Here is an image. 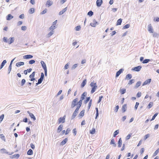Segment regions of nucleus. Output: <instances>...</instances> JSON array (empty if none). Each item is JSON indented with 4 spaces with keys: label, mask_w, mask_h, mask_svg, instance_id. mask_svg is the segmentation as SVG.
<instances>
[{
    "label": "nucleus",
    "mask_w": 159,
    "mask_h": 159,
    "mask_svg": "<svg viewBox=\"0 0 159 159\" xmlns=\"http://www.w3.org/2000/svg\"><path fill=\"white\" fill-rule=\"evenodd\" d=\"M78 101V98H76L72 102L71 106V107L72 108L75 107L77 104V102Z\"/></svg>",
    "instance_id": "1"
},
{
    "label": "nucleus",
    "mask_w": 159,
    "mask_h": 159,
    "mask_svg": "<svg viewBox=\"0 0 159 159\" xmlns=\"http://www.w3.org/2000/svg\"><path fill=\"white\" fill-rule=\"evenodd\" d=\"M0 151H1V152L2 153H5L9 155H11L13 153V152H7L6 149L5 148L1 149L0 150Z\"/></svg>",
    "instance_id": "2"
},
{
    "label": "nucleus",
    "mask_w": 159,
    "mask_h": 159,
    "mask_svg": "<svg viewBox=\"0 0 159 159\" xmlns=\"http://www.w3.org/2000/svg\"><path fill=\"white\" fill-rule=\"evenodd\" d=\"M79 109H78V108H76L74 112H73L72 115L71 116V119H74L75 117L77 116V114L78 113V111H79Z\"/></svg>",
    "instance_id": "3"
},
{
    "label": "nucleus",
    "mask_w": 159,
    "mask_h": 159,
    "mask_svg": "<svg viewBox=\"0 0 159 159\" xmlns=\"http://www.w3.org/2000/svg\"><path fill=\"white\" fill-rule=\"evenodd\" d=\"M66 116H64L62 117H60L58 120V121L59 124H60L61 122L64 123L65 122Z\"/></svg>",
    "instance_id": "4"
},
{
    "label": "nucleus",
    "mask_w": 159,
    "mask_h": 159,
    "mask_svg": "<svg viewBox=\"0 0 159 159\" xmlns=\"http://www.w3.org/2000/svg\"><path fill=\"white\" fill-rule=\"evenodd\" d=\"M141 68L142 66H139L132 68V70L138 72L141 70Z\"/></svg>",
    "instance_id": "5"
},
{
    "label": "nucleus",
    "mask_w": 159,
    "mask_h": 159,
    "mask_svg": "<svg viewBox=\"0 0 159 159\" xmlns=\"http://www.w3.org/2000/svg\"><path fill=\"white\" fill-rule=\"evenodd\" d=\"M148 30L150 33H153V30L151 24H149L148 25Z\"/></svg>",
    "instance_id": "6"
},
{
    "label": "nucleus",
    "mask_w": 159,
    "mask_h": 159,
    "mask_svg": "<svg viewBox=\"0 0 159 159\" xmlns=\"http://www.w3.org/2000/svg\"><path fill=\"white\" fill-rule=\"evenodd\" d=\"M27 113L30 116V117L31 118L33 119V120L34 121L36 120V118L34 114L30 113L29 111H27Z\"/></svg>",
    "instance_id": "7"
},
{
    "label": "nucleus",
    "mask_w": 159,
    "mask_h": 159,
    "mask_svg": "<svg viewBox=\"0 0 159 159\" xmlns=\"http://www.w3.org/2000/svg\"><path fill=\"white\" fill-rule=\"evenodd\" d=\"M103 2L102 0H97L96 1V5L97 7H100Z\"/></svg>",
    "instance_id": "8"
},
{
    "label": "nucleus",
    "mask_w": 159,
    "mask_h": 159,
    "mask_svg": "<svg viewBox=\"0 0 159 159\" xmlns=\"http://www.w3.org/2000/svg\"><path fill=\"white\" fill-rule=\"evenodd\" d=\"M98 24V22L95 19L93 20V22L91 23L90 24V25L93 27H95L96 26L97 24Z\"/></svg>",
    "instance_id": "9"
},
{
    "label": "nucleus",
    "mask_w": 159,
    "mask_h": 159,
    "mask_svg": "<svg viewBox=\"0 0 159 159\" xmlns=\"http://www.w3.org/2000/svg\"><path fill=\"white\" fill-rule=\"evenodd\" d=\"M151 79H149L146 80L143 84V86H144L149 84L151 81Z\"/></svg>",
    "instance_id": "10"
},
{
    "label": "nucleus",
    "mask_w": 159,
    "mask_h": 159,
    "mask_svg": "<svg viewBox=\"0 0 159 159\" xmlns=\"http://www.w3.org/2000/svg\"><path fill=\"white\" fill-rule=\"evenodd\" d=\"M53 4V2L50 0H48L46 3V6L49 7L51 6Z\"/></svg>",
    "instance_id": "11"
},
{
    "label": "nucleus",
    "mask_w": 159,
    "mask_h": 159,
    "mask_svg": "<svg viewBox=\"0 0 159 159\" xmlns=\"http://www.w3.org/2000/svg\"><path fill=\"white\" fill-rule=\"evenodd\" d=\"M33 57V56L32 55H27L24 56L23 57V58L24 59H31Z\"/></svg>",
    "instance_id": "12"
},
{
    "label": "nucleus",
    "mask_w": 159,
    "mask_h": 159,
    "mask_svg": "<svg viewBox=\"0 0 159 159\" xmlns=\"http://www.w3.org/2000/svg\"><path fill=\"white\" fill-rule=\"evenodd\" d=\"M87 94V93L86 92H84L81 95L80 100L82 101L84 99L85 97L86 96V95Z\"/></svg>",
    "instance_id": "13"
},
{
    "label": "nucleus",
    "mask_w": 159,
    "mask_h": 159,
    "mask_svg": "<svg viewBox=\"0 0 159 159\" xmlns=\"http://www.w3.org/2000/svg\"><path fill=\"white\" fill-rule=\"evenodd\" d=\"M40 63L42 66L44 70L47 69L46 65L43 61H41Z\"/></svg>",
    "instance_id": "14"
},
{
    "label": "nucleus",
    "mask_w": 159,
    "mask_h": 159,
    "mask_svg": "<svg viewBox=\"0 0 159 159\" xmlns=\"http://www.w3.org/2000/svg\"><path fill=\"white\" fill-rule=\"evenodd\" d=\"M123 70L122 69H120L118 71L116 74V77H117L122 72Z\"/></svg>",
    "instance_id": "15"
},
{
    "label": "nucleus",
    "mask_w": 159,
    "mask_h": 159,
    "mask_svg": "<svg viewBox=\"0 0 159 159\" xmlns=\"http://www.w3.org/2000/svg\"><path fill=\"white\" fill-rule=\"evenodd\" d=\"M68 141L67 138H65L60 143V145L63 146Z\"/></svg>",
    "instance_id": "16"
},
{
    "label": "nucleus",
    "mask_w": 159,
    "mask_h": 159,
    "mask_svg": "<svg viewBox=\"0 0 159 159\" xmlns=\"http://www.w3.org/2000/svg\"><path fill=\"white\" fill-rule=\"evenodd\" d=\"M13 18V16L11 14H9L7 15L6 17V19L7 20H9Z\"/></svg>",
    "instance_id": "17"
},
{
    "label": "nucleus",
    "mask_w": 159,
    "mask_h": 159,
    "mask_svg": "<svg viewBox=\"0 0 159 159\" xmlns=\"http://www.w3.org/2000/svg\"><path fill=\"white\" fill-rule=\"evenodd\" d=\"M95 86H94V87H92V89H91V93H93L94 92H95L96 89L97 88V84H95Z\"/></svg>",
    "instance_id": "18"
},
{
    "label": "nucleus",
    "mask_w": 159,
    "mask_h": 159,
    "mask_svg": "<svg viewBox=\"0 0 159 159\" xmlns=\"http://www.w3.org/2000/svg\"><path fill=\"white\" fill-rule=\"evenodd\" d=\"M63 125H60L58 127L57 129V131L58 133H60L62 130Z\"/></svg>",
    "instance_id": "19"
},
{
    "label": "nucleus",
    "mask_w": 159,
    "mask_h": 159,
    "mask_svg": "<svg viewBox=\"0 0 159 159\" xmlns=\"http://www.w3.org/2000/svg\"><path fill=\"white\" fill-rule=\"evenodd\" d=\"M7 63V61L6 60H5L3 61L1 63V64L0 67V69H1L4 66V65Z\"/></svg>",
    "instance_id": "20"
},
{
    "label": "nucleus",
    "mask_w": 159,
    "mask_h": 159,
    "mask_svg": "<svg viewBox=\"0 0 159 159\" xmlns=\"http://www.w3.org/2000/svg\"><path fill=\"white\" fill-rule=\"evenodd\" d=\"M126 106L127 105L126 104H125L122 106V110L123 112H124L126 111L127 108Z\"/></svg>",
    "instance_id": "21"
},
{
    "label": "nucleus",
    "mask_w": 159,
    "mask_h": 159,
    "mask_svg": "<svg viewBox=\"0 0 159 159\" xmlns=\"http://www.w3.org/2000/svg\"><path fill=\"white\" fill-rule=\"evenodd\" d=\"M67 10V7H66L63 9L62 11H61L59 13V15H61L63 14Z\"/></svg>",
    "instance_id": "22"
},
{
    "label": "nucleus",
    "mask_w": 159,
    "mask_h": 159,
    "mask_svg": "<svg viewBox=\"0 0 159 159\" xmlns=\"http://www.w3.org/2000/svg\"><path fill=\"white\" fill-rule=\"evenodd\" d=\"M9 41H8V43L9 44H11L13 43L14 40V37H11L9 38Z\"/></svg>",
    "instance_id": "23"
},
{
    "label": "nucleus",
    "mask_w": 159,
    "mask_h": 159,
    "mask_svg": "<svg viewBox=\"0 0 159 159\" xmlns=\"http://www.w3.org/2000/svg\"><path fill=\"white\" fill-rule=\"evenodd\" d=\"M24 63L23 62H19L16 64V66L17 67H19L21 66L24 65Z\"/></svg>",
    "instance_id": "24"
},
{
    "label": "nucleus",
    "mask_w": 159,
    "mask_h": 159,
    "mask_svg": "<svg viewBox=\"0 0 159 159\" xmlns=\"http://www.w3.org/2000/svg\"><path fill=\"white\" fill-rule=\"evenodd\" d=\"M122 144V141L121 138H120L118 140V147L119 148H120Z\"/></svg>",
    "instance_id": "25"
},
{
    "label": "nucleus",
    "mask_w": 159,
    "mask_h": 159,
    "mask_svg": "<svg viewBox=\"0 0 159 159\" xmlns=\"http://www.w3.org/2000/svg\"><path fill=\"white\" fill-rule=\"evenodd\" d=\"M82 102V100H80L78 102V106H77V108L79 109L80 107L81 106Z\"/></svg>",
    "instance_id": "26"
},
{
    "label": "nucleus",
    "mask_w": 159,
    "mask_h": 159,
    "mask_svg": "<svg viewBox=\"0 0 159 159\" xmlns=\"http://www.w3.org/2000/svg\"><path fill=\"white\" fill-rule=\"evenodd\" d=\"M84 111L85 110H82L79 114V116L81 117H82L84 115Z\"/></svg>",
    "instance_id": "27"
},
{
    "label": "nucleus",
    "mask_w": 159,
    "mask_h": 159,
    "mask_svg": "<svg viewBox=\"0 0 159 159\" xmlns=\"http://www.w3.org/2000/svg\"><path fill=\"white\" fill-rule=\"evenodd\" d=\"M87 82L86 79H84L83 81L82 82V83L81 84V87L82 88L84 87L86 83Z\"/></svg>",
    "instance_id": "28"
},
{
    "label": "nucleus",
    "mask_w": 159,
    "mask_h": 159,
    "mask_svg": "<svg viewBox=\"0 0 159 159\" xmlns=\"http://www.w3.org/2000/svg\"><path fill=\"white\" fill-rule=\"evenodd\" d=\"M20 157V155L19 154H15L11 156V157L12 158H18Z\"/></svg>",
    "instance_id": "29"
},
{
    "label": "nucleus",
    "mask_w": 159,
    "mask_h": 159,
    "mask_svg": "<svg viewBox=\"0 0 159 159\" xmlns=\"http://www.w3.org/2000/svg\"><path fill=\"white\" fill-rule=\"evenodd\" d=\"M27 154L29 155H32L33 154V150L31 149H30L27 152Z\"/></svg>",
    "instance_id": "30"
},
{
    "label": "nucleus",
    "mask_w": 159,
    "mask_h": 159,
    "mask_svg": "<svg viewBox=\"0 0 159 159\" xmlns=\"http://www.w3.org/2000/svg\"><path fill=\"white\" fill-rule=\"evenodd\" d=\"M122 19L120 18L117 21L116 25H120L121 24L122 22Z\"/></svg>",
    "instance_id": "31"
},
{
    "label": "nucleus",
    "mask_w": 159,
    "mask_h": 159,
    "mask_svg": "<svg viewBox=\"0 0 159 159\" xmlns=\"http://www.w3.org/2000/svg\"><path fill=\"white\" fill-rule=\"evenodd\" d=\"M132 78V75L130 74H128L126 76L125 79L129 80L131 79Z\"/></svg>",
    "instance_id": "32"
},
{
    "label": "nucleus",
    "mask_w": 159,
    "mask_h": 159,
    "mask_svg": "<svg viewBox=\"0 0 159 159\" xmlns=\"http://www.w3.org/2000/svg\"><path fill=\"white\" fill-rule=\"evenodd\" d=\"M54 31H51L49 32L47 34L48 37H51L52 34L54 33Z\"/></svg>",
    "instance_id": "33"
},
{
    "label": "nucleus",
    "mask_w": 159,
    "mask_h": 159,
    "mask_svg": "<svg viewBox=\"0 0 159 159\" xmlns=\"http://www.w3.org/2000/svg\"><path fill=\"white\" fill-rule=\"evenodd\" d=\"M57 28L56 26L52 25L49 28V30L51 31H54V30Z\"/></svg>",
    "instance_id": "34"
},
{
    "label": "nucleus",
    "mask_w": 159,
    "mask_h": 159,
    "mask_svg": "<svg viewBox=\"0 0 159 159\" xmlns=\"http://www.w3.org/2000/svg\"><path fill=\"white\" fill-rule=\"evenodd\" d=\"M141 82L140 81H138L136 84V85L135 86V88H138L140 85L141 84Z\"/></svg>",
    "instance_id": "35"
},
{
    "label": "nucleus",
    "mask_w": 159,
    "mask_h": 159,
    "mask_svg": "<svg viewBox=\"0 0 159 159\" xmlns=\"http://www.w3.org/2000/svg\"><path fill=\"white\" fill-rule=\"evenodd\" d=\"M34 8H30V10L29 11V13L30 14H33L34 12Z\"/></svg>",
    "instance_id": "36"
},
{
    "label": "nucleus",
    "mask_w": 159,
    "mask_h": 159,
    "mask_svg": "<svg viewBox=\"0 0 159 159\" xmlns=\"http://www.w3.org/2000/svg\"><path fill=\"white\" fill-rule=\"evenodd\" d=\"M120 92L121 94H124L126 92V89H120Z\"/></svg>",
    "instance_id": "37"
},
{
    "label": "nucleus",
    "mask_w": 159,
    "mask_h": 159,
    "mask_svg": "<svg viewBox=\"0 0 159 159\" xmlns=\"http://www.w3.org/2000/svg\"><path fill=\"white\" fill-rule=\"evenodd\" d=\"M119 133V131L118 130H116L115 131L113 134V137H116V135H117Z\"/></svg>",
    "instance_id": "38"
},
{
    "label": "nucleus",
    "mask_w": 159,
    "mask_h": 159,
    "mask_svg": "<svg viewBox=\"0 0 159 159\" xmlns=\"http://www.w3.org/2000/svg\"><path fill=\"white\" fill-rule=\"evenodd\" d=\"M90 97H88L86 98V100L84 101V104H86L89 101H90Z\"/></svg>",
    "instance_id": "39"
},
{
    "label": "nucleus",
    "mask_w": 159,
    "mask_h": 159,
    "mask_svg": "<svg viewBox=\"0 0 159 159\" xmlns=\"http://www.w3.org/2000/svg\"><path fill=\"white\" fill-rule=\"evenodd\" d=\"M26 82V80L25 79H23L21 81L20 85L21 86H23Z\"/></svg>",
    "instance_id": "40"
},
{
    "label": "nucleus",
    "mask_w": 159,
    "mask_h": 159,
    "mask_svg": "<svg viewBox=\"0 0 159 159\" xmlns=\"http://www.w3.org/2000/svg\"><path fill=\"white\" fill-rule=\"evenodd\" d=\"M159 152V148L153 154V156H155L157 155Z\"/></svg>",
    "instance_id": "41"
},
{
    "label": "nucleus",
    "mask_w": 159,
    "mask_h": 159,
    "mask_svg": "<svg viewBox=\"0 0 159 159\" xmlns=\"http://www.w3.org/2000/svg\"><path fill=\"white\" fill-rule=\"evenodd\" d=\"M0 136L1 139L3 140H4V141H5L6 139L5 138V136L3 134H1L0 135Z\"/></svg>",
    "instance_id": "42"
},
{
    "label": "nucleus",
    "mask_w": 159,
    "mask_h": 159,
    "mask_svg": "<svg viewBox=\"0 0 159 159\" xmlns=\"http://www.w3.org/2000/svg\"><path fill=\"white\" fill-rule=\"evenodd\" d=\"M35 74V72L34 71L32 72V73L29 76V77L30 78L34 77Z\"/></svg>",
    "instance_id": "43"
},
{
    "label": "nucleus",
    "mask_w": 159,
    "mask_h": 159,
    "mask_svg": "<svg viewBox=\"0 0 159 159\" xmlns=\"http://www.w3.org/2000/svg\"><path fill=\"white\" fill-rule=\"evenodd\" d=\"M93 12L92 11H90L88 13L87 15L89 16H91L93 15Z\"/></svg>",
    "instance_id": "44"
},
{
    "label": "nucleus",
    "mask_w": 159,
    "mask_h": 159,
    "mask_svg": "<svg viewBox=\"0 0 159 159\" xmlns=\"http://www.w3.org/2000/svg\"><path fill=\"white\" fill-rule=\"evenodd\" d=\"M153 103L152 102H150L148 106V109H150L151 107H152V106H153Z\"/></svg>",
    "instance_id": "45"
},
{
    "label": "nucleus",
    "mask_w": 159,
    "mask_h": 159,
    "mask_svg": "<svg viewBox=\"0 0 159 159\" xmlns=\"http://www.w3.org/2000/svg\"><path fill=\"white\" fill-rule=\"evenodd\" d=\"M150 61V60L149 59H145L143 61V63L145 64L148 63Z\"/></svg>",
    "instance_id": "46"
},
{
    "label": "nucleus",
    "mask_w": 159,
    "mask_h": 159,
    "mask_svg": "<svg viewBox=\"0 0 159 159\" xmlns=\"http://www.w3.org/2000/svg\"><path fill=\"white\" fill-rule=\"evenodd\" d=\"M95 132V128H93L92 130L90 131V133L92 134H94Z\"/></svg>",
    "instance_id": "47"
},
{
    "label": "nucleus",
    "mask_w": 159,
    "mask_h": 159,
    "mask_svg": "<svg viewBox=\"0 0 159 159\" xmlns=\"http://www.w3.org/2000/svg\"><path fill=\"white\" fill-rule=\"evenodd\" d=\"M130 25L128 24H126L123 27V29H127L129 27Z\"/></svg>",
    "instance_id": "48"
},
{
    "label": "nucleus",
    "mask_w": 159,
    "mask_h": 159,
    "mask_svg": "<svg viewBox=\"0 0 159 159\" xmlns=\"http://www.w3.org/2000/svg\"><path fill=\"white\" fill-rule=\"evenodd\" d=\"M158 114V113H156L152 116V119L151 120H150L151 121L155 119V118L156 117V116Z\"/></svg>",
    "instance_id": "49"
},
{
    "label": "nucleus",
    "mask_w": 159,
    "mask_h": 159,
    "mask_svg": "<svg viewBox=\"0 0 159 159\" xmlns=\"http://www.w3.org/2000/svg\"><path fill=\"white\" fill-rule=\"evenodd\" d=\"M134 82V79H132L130 80L128 83L129 85H130L132 84Z\"/></svg>",
    "instance_id": "50"
},
{
    "label": "nucleus",
    "mask_w": 159,
    "mask_h": 159,
    "mask_svg": "<svg viewBox=\"0 0 159 159\" xmlns=\"http://www.w3.org/2000/svg\"><path fill=\"white\" fill-rule=\"evenodd\" d=\"M92 100L91 99L90 100L89 102V103L88 106V110L90 108V107L91 106L92 104Z\"/></svg>",
    "instance_id": "51"
},
{
    "label": "nucleus",
    "mask_w": 159,
    "mask_h": 159,
    "mask_svg": "<svg viewBox=\"0 0 159 159\" xmlns=\"http://www.w3.org/2000/svg\"><path fill=\"white\" fill-rule=\"evenodd\" d=\"M81 29V26L80 25H78L75 27V30L76 31H79Z\"/></svg>",
    "instance_id": "52"
},
{
    "label": "nucleus",
    "mask_w": 159,
    "mask_h": 159,
    "mask_svg": "<svg viewBox=\"0 0 159 159\" xmlns=\"http://www.w3.org/2000/svg\"><path fill=\"white\" fill-rule=\"evenodd\" d=\"M4 115L2 114L0 116V123L2 121L4 117Z\"/></svg>",
    "instance_id": "53"
},
{
    "label": "nucleus",
    "mask_w": 159,
    "mask_h": 159,
    "mask_svg": "<svg viewBox=\"0 0 159 159\" xmlns=\"http://www.w3.org/2000/svg\"><path fill=\"white\" fill-rule=\"evenodd\" d=\"M12 68V66L10 65L8 69V74H9L11 72Z\"/></svg>",
    "instance_id": "54"
},
{
    "label": "nucleus",
    "mask_w": 159,
    "mask_h": 159,
    "mask_svg": "<svg viewBox=\"0 0 159 159\" xmlns=\"http://www.w3.org/2000/svg\"><path fill=\"white\" fill-rule=\"evenodd\" d=\"M35 62V61L34 60H31L29 61V63L30 64H32Z\"/></svg>",
    "instance_id": "55"
},
{
    "label": "nucleus",
    "mask_w": 159,
    "mask_h": 159,
    "mask_svg": "<svg viewBox=\"0 0 159 159\" xmlns=\"http://www.w3.org/2000/svg\"><path fill=\"white\" fill-rule=\"evenodd\" d=\"M131 135H132V134H129L126 137V140L129 139H130V137L131 136Z\"/></svg>",
    "instance_id": "56"
},
{
    "label": "nucleus",
    "mask_w": 159,
    "mask_h": 159,
    "mask_svg": "<svg viewBox=\"0 0 159 159\" xmlns=\"http://www.w3.org/2000/svg\"><path fill=\"white\" fill-rule=\"evenodd\" d=\"M150 135L149 134H147L145 135L143 139L145 140H146L149 137Z\"/></svg>",
    "instance_id": "57"
},
{
    "label": "nucleus",
    "mask_w": 159,
    "mask_h": 159,
    "mask_svg": "<svg viewBox=\"0 0 159 159\" xmlns=\"http://www.w3.org/2000/svg\"><path fill=\"white\" fill-rule=\"evenodd\" d=\"M71 130L70 128H67L66 129V131L65 134H67Z\"/></svg>",
    "instance_id": "58"
},
{
    "label": "nucleus",
    "mask_w": 159,
    "mask_h": 159,
    "mask_svg": "<svg viewBox=\"0 0 159 159\" xmlns=\"http://www.w3.org/2000/svg\"><path fill=\"white\" fill-rule=\"evenodd\" d=\"M73 133L74 136H75L76 134L77 131L76 128L74 129L73 130Z\"/></svg>",
    "instance_id": "59"
},
{
    "label": "nucleus",
    "mask_w": 159,
    "mask_h": 159,
    "mask_svg": "<svg viewBox=\"0 0 159 159\" xmlns=\"http://www.w3.org/2000/svg\"><path fill=\"white\" fill-rule=\"evenodd\" d=\"M47 9H45L44 10L41 12L40 14L42 15L45 14L47 12Z\"/></svg>",
    "instance_id": "60"
},
{
    "label": "nucleus",
    "mask_w": 159,
    "mask_h": 159,
    "mask_svg": "<svg viewBox=\"0 0 159 159\" xmlns=\"http://www.w3.org/2000/svg\"><path fill=\"white\" fill-rule=\"evenodd\" d=\"M139 104V103L138 102H136L135 105L134 107V108L135 110L137 109Z\"/></svg>",
    "instance_id": "61"
},
{
    "label": "nucleus",
    "mask_w": 159,
    "mask_h": 159,
    "mask_svg": "<svg viewBox=\"0 0 159 159\" xmlns=\"http://www.w3.org/2000/svg\"><path fill=\"white\" fill-rule=\"evenodd\" d=\"M102 98H103V96H100L99 97V100H98V101L97 102V103H99L101 101L102 99Z\"/></svg>",
    "instance_id": "62"
},
{
    "label": "nucleus",
    "mask_w": 159,
    "mask_h": 159,
    "mask_svg": "<svg viewBox=\"0 0 159 159\" xmlns=\"http://www.w3.org/2000/svg\"><path fill=\"white\" fill-rule=\"evenodd\" d=\"M3 41L4 42L7 43L8 42V40L7 39V38L6 37H4L3 38Z\"/></svg>",
    "instance_id": "63"
},
{
    "label": "nucleus",
    "mask_w": 159,
    "mask_h": 159,
    "mask_svg": "<svg viewBox=\"0 0 159 159\" xmlns=\"http://www.w3.org/2000/svg\"><path fill=\"white\" fill-rule=\"evenodd\" d=\"M141 96V92H138L137 95L136 96L137 98H139Z\"/></svg>",
    "instance_id": "64"
}]
</instances>
